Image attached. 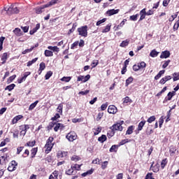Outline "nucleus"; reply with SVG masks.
Segmentation results:
<instances>
[{
  "instance_id": "423d86ee",
  "label": "nucleus",
  "mask_w": 179,
  "mask_h": 179,
  "mask_svg": "<svg viewBox=\"0 0 179 179\" xmlns=\"http://www.w3.org/2000/svg\"><path fill=\"white\" fill-rule=\"evenodd\" d=\"M110 129H113V131H122L123 130L122 126H121L120 123H115L110 127Z\"/></svg>"
},
{
  "instance_id": "864d4df0",
  "label": "nucleus",
  "mask_w": 179,
  "mask_h": 179,
  "mask_svg": "<svg viewBox=\"0 0 179 179\" xmlns=\"http://www.w3.org/2000/svg\"><path fill=\"white\" fill-rule=\"evenodd\" d=\"M59 117H61L59 113H56L55 115L53 116V117H51V120L56 121L57 120L59 119Z\"/></svg>"
},
{
  "instance_id": "4468645a",
  "label": "nucleus",
  "mask_w": 179,
  "mask_h": 179,
  "mask_svg": "<svg viewBox=\"0 0 179 179\" xmlns=\"http://www.w3.org/2000/svg\"><path fill=\"white\" fill-rule=\"evenodd\" d=\"M120 10L119 9H110V10H108L107 12H106V14L108 15V16H112V15H116L119 13Z\"/></svg>"
},
{
  "instance_id": "9b49d317",
  "label": "nucleus",
  "mask_w": 179,
  "mask_h": 179,
  "mask_svg": "<svg viewBox=\"0 0 179 179\" xmlns=\"http://www.w3.org/2000/svg\"><path fill=\"white\" fill-rule=\"evenodd\" d=\"M45 8H47V6H45V5H43L41 6L35 8L34 10L36 14H41L43 12H44V9Z\"/></svg>"
},
{
  "instance_id": "39448f33",
  "label": "nucleus",
  "mask_w": 179,
  "mask_h": 179,
  "mask_svg": "<svg viewBox=\"0 0 179 179\" xmlns=\"http://www.w3.org/2000/svg\"><path fill=\"white\" fill-rule=\"evenodd\" d=\"M17 167V162L16 161L13 160L11 161L8 165V171L10 172H13L16 171V169Z\"/></svg>"
},
{
  "instance_id": "2eb2a0df",
  "label": "nucleus",
  "mask_w": 179,
  "mask_h": 179,
  "mask_svg": "<svg viewBox=\"0 0 179 179\" xmlns=\"http://www.w3.org/2000/svg\"><path fill=\"white\" fill-rule=\"evenodd\" d=\"M67 156H68V152H66L59 151L57 154V157L58 159L65 158Z\"/></svg>"
},
{
  "instance_id": "412c9836",
  "label": "nucleus",
  "mask_w": 179,
  "mask_h": 179,
  "mask_svg": "<svg viewBox=\"0 0 179 179\" xmlns=\"http://www.w3.org/2000/svg\"><path fill=\"white\" fill-rule=\"evenodd\" d=\"M8 59V52H3V55L1 57V59L2 61L1 64H5L6 63Z\"/></svg>"
},
{
  "instance_id": "49530a36",
  "label": "nucleus",
  "mask_w": 179,
  "mask_h": 179,
  "mask_svg": "<svg viewBox=\"0 0 179 179\" xmlns=\"http://www.w3.org/2000/svg\"><path fill=\"white\" fill-rule=\"evenodd\" d=\"M173 81L176 82L179 80V73H173Z\"/></svg>"
},
{
  "instance_id": "bf43d9fd",
  "label": "nucleus",
  "mask_w": 179,
  "mask_h": 179,
  "mask_svg": "<svg viewBox=\"0 0 179 179\" xmlns=\"http://www.w3.org/2000/svg\"><path fill=\"white\" fill-rule=\"evenodd\" d=\"M141 69L139 64H134L133 66V70L136 72Z\"/></svg>"
},
{
  "instance_id": "603ef678",
  "label": "nucleus",
  "mask_w": 179,
  "mask_h": 179,
  "mask_svg": "<svg viewBox=\"0 0 179 179\" xmlns=\"http://www.w3.org/2000/svg\"><path fill=\"white\" fill-rule=\"evenodd\" d=\"M106 21V18L104 17L100 20H98L96 23V26H99L100 24H101L102 23H104Z\"/></svg>"
},
{
  "instance_id": "9d476101",
  "label": "nucleus",
  "mask_w": 179,
  "mask_h": 179,
  "mask_svg": "<svg viewBox=\"0 0 179 179\" xmlns=\"http://www.w3.org/2000/svg\"><path fill=\"white\" fill-rule=\"evenodd\" d=\"M145 123H146L145 120H141V122H140V123H138L137 130L135 131L136 135L138 134L139 131H141L143 129Z\"/></svg>"
},
{
  "instance_id": "6e6d98bb",
  "label": "nucleus",
  "mask_w": 179,
  "mask_h": 179,
  "mask_svg": "<svg viewBox=\"0 0 179 179\" xmlns=\"http://www.w3.org/2000/svg\"><path fill=\"white\" fill-rule=\"evenodd\" d=\"M117 148H118V147H117V145H113V146L110 148V149L109 151H110V152H116Z\"/></svg>"
},
{
  "instance_id": "6e6552de",
  "label": "nucleus",
  "mask_w": 179,
  "mask_h": 179,
  "mask_svg": "<svg viewBox=\"0 0 179 179\" xmlns=\"http://www.w3.org/2000/svg\"><path fill=\"white\" fill-rule=\"evenodd\" d=\"M175 95H176V91H172L169 92V94H167V96L164 98L163 101V103H166L168 102V101H171L173 96H174Z\"/></svg>"
},
{
  "instance_id": "4c0bfd02",
  "label": "nucleus",
  "mask_w": 179,
  "mask_h": 179,
  "mask_svg": "<svg viewBox=\"0 0 179 179\" xmlns=\"http://www.w3.org/2000/svg\"><path fill=\"white\" fill-rule=\"evenodd\" d=\"M132 100L129 99V96H125V98H123V103H132Z\"/></svg>"
},
{
  "instance_id": "f704fd0d",
  "label": "nucleus",
  "mask_w": 179,
  "mask_h": 179,
  "mask_svg": "<svg viewBox=\"0 0 179 179\" xmlns=\"http://www.w3.org/2000/svg\"><path fill=\"white\" fill-rule=\"evenodd\" d=\"M34 145H36V141H34L32 142L29 141L24 145L25 147H31V148H33Z\"/></svg>"
},
{
  "instance_id": "0eeeda50",
  "label": "nucleus",
  "mask_w": 179,
  "mask_h": 179,
  "mask_svg": "<svg viewBox=\"0 0 179 179\" xmlns=\"http://www.w3.org/2000/svg\"><path fill=\"white\" fill-rule=\"evenodd\" d=\"M90 79V74H87L85 76H79L77 78L78 82H83V83H86Z\"/></svg>"
},
{
  "instance_id": "72a5a7b5",
  "label": "nucleus",
  "mask_w": 179,
  "mask_h": 179,
  "mask_svg": "<svg viewBox=\"0 0 179 179\" xmlns=\"http://www.w3.org/2000/svg\"><path fill=\"white\" fill-rule=\"evenodd\" d=\"M158 54H159V52H157L155 49H153V50L150 52V56L151 57H157Z\"/></svg>"
},
{
  "instance_id": "37998d69",
  "label": "nucleus",
  "mask_w": 179,
  "mask_h": 179,
  "mask_svg": "<svg viewBox=\"0 0 179 179\" xmlns=\"http://www.w3.org/2000/svg\"><path fill=\"white\" fill-rule=\"evenodd\" d=\"M101 131V127H97L93 129L94 135L96 136Z\"/></svg>"
},
{
  "instance_id": "a19ab883",
  "label": "nucleus",
  "mask_w": 179,
  "mask_h": 179,
  "mask_svg": "<svg viewBox=\"0 0 179 179\" xmlns=\"http://www.w3.org/2000/svg\"><path fill=\"white\" fill-rule=\"evenodd\" d=\"M71 80H72V77H62V78L60 79L62 82L65 83H69Z\"/></svg>"
},
{
  "instance_id": "dca6fc26",
  "label": "nucleus",
  "mask_w": 179,
  "mask_h": 179,
  "mask_svg": "<svg viewBox=\"0 0 179 179\" xmlns=\"http://www.w3.org/2000/svg\"><path fill=\"white\" fill-rule=\"evenodd\" d=\"M140 19H139V22L142 21L143 20L145 19V16L147 15L146 13V9L145 8H143L141 11H140Z\"/></svg>"
},
{
  "instance_id": "e433bc0d",
  "label": "nucleus",
  "mask_w": 179,
  "mask_h": 179,
  "mask_svg": "<svg viewBox=\"0 0 179 179\" xmlns=\"http://www.w3.org/2000/svg\"><path fill=\"white\" fill-rule=\"evenodd\" d=\"M80 166L82 165H78V164H73L71 165V169L75 171H80Z\"/></svg>"
},
{
  "instance_id": "393cba45",
  "label": "nucleus",
  "mask_w": 179,
  "mask_h": 179,
  "mask_svg": "<svg viewBox=\"0 0 179 179\" xmlns=\"http://www.w3.org/2000/svg\"><path fill=\"white\" fill-rule=\"evenodd\" d=\"M165 73V70H161L160 71H159L158 74H157V76H155V80H159L162 75H164Z\"/></svg>"
},
{
  "instance_id": "09e8293b",
  "label": "nucleus",
  "mask_w": 179,
  "mask_h": 179,
  "mask_svg": "<svg viewBox=\"0 0 179 179\" xmlns=\"http://www.w3.org/2000/svg\"><path fill=\"white\" fill-rule=\"evenodd\" d=\"M138 17V14H136V15H132L129 17L130 20L131 21H136L137 20V17Z\"/></svg>"
},
{
  "instance_id": "13d9d810",
  "label": "nucleus",
  "mask_w": 179,
  "mask_h": 179,
  "mask_svg": "<svg viewBox=\"0 0 179 179\" xmlns=\"http://www.w3.org/2000/svg\"><path fill=\"white\" fill-rule=\"evenodd\" d=\"M103 115V112H99V113H98L96 118V121H99L102 118Z\"/></svg>"
},
{
  "instance_id": "de8ad7c7",
  "label": "nucleus",
  "mask_w": 179,
  "mask_h": 179,
  "mask_svg": "<svg viewBox=\"0 0 179 179\" xmlns=\"http://www.w3.org/2000/svg\"><path fill=\"white\" fill-rule=\"evenodd\" d=\"M52 76V71H48L45 76V80H48Z\"/></svg>"
},
{
  "instance_id": "c756f323",
  "label": "nucleus",
  "mask_w": 179,
  "mask_h": 179,
  "mask_svg": "<svg viewBox=\"0 0 179 179\" xmlns=\"http://www.w3.org/2000/svg\"><path fill=\"white\" fill-rule=\"evenodd\" d=\"M38 103V101H35V102H34L33 103H31V105L29 106V110L31 111L34 109V108H36V106H37V104Z\"/></svg>"
},
{
  "instance_id": "c9c22d12",
  "label": "nucleus",
  "mask_w": 179,
  "mask_h": 179,
  "mask_svg": "<svg viewBox=\"0 0 179 179\" xmlns=\"http://www.w3.org/2000/svg\"><path fill=\"white\" fill-rule=\"evenodd\" d=\"M34 49V46H31L30 48H27V49H25L24 50H23L22 51V55H26L27 53H29L31 51H33Z\"/></svg>"
},
{
  "instance_id": "a18cd8bd",
  "label": "nucleus",
  "mask_w": 179,
  "mask_h": 179,
  "mask_svg": "<svg viewBox=\"0 0 179 179\" xmlns=\"http://www.w3.org/2000/svg\"><path fill=\"white\" fill-rule=\"evenodd\" d=\"M107 140V138L105 135H102L101 137H99L98 138V141L99 142H101V143H103V142H105Z\"/></svg>"
},
{
  "instance_id": "6ab92c4d",
  "label": "nucleus",
  "mask_w": 179,
  "mask_h": 179,
  "mask_svg": "<svg viewBox=\"0 0 179 179\" xmlns=\"http://www.w3.org/2000/svg\"><path fill=\"white\" fill-rule=\"evenodd\" d=\"M37 152H38V148H34L31 150V159L36 157Z\"/></svg>"
},
{
  "instance_id": "473e14b6",
  "label": "nucleus",
  "mask_w": 179,
  "mask_h": 179,
  "mask_svg": "<svg viewBox=\"0 0 179 179\" xmlns=\"http://www.w3.org/2000/svg\"><path fill=\"white\" fill-rule=\"evenodd\" d=\"M150 168L155 173H157L159 171V166L158 164H156L153 166V164L151 165Z\"/></svg>"
},
{
  "instance_id": "2f4dec72",
  "label": "nucleus",
  "mask_w": 179,
  "mask_h": 179,
  "mask_svg": "<svg viewBox=\"0 0 179 179\" xmlns=\"http://www.w3.org/2000/svg\"><path fill=\"white\" fill-rule=\"evenodd\" d=\"M37 60H38V57H35V59H32V60H30L28 63H27V66H31V65L36 63Z\"/></svg>"
},
{
  "instance_id": "7ed1b4c3",
  "label": "nucleus",
  "mask_w": 179,
  "mask_h": 179,
  "mask_svg": "<svg viewBox=\"0 0 179 179\" xmlns=\"http://www.w3.org/2000/svg\"><path fill=\"white\" fill-rule=\"evenodd\" d=\"M78 34L83 37L86 38L87 36V26H82L77 29Z\"/></svg>"
},
{
  "instance_id": "5701e85b",
  "label": "nucleus",
  "mask_w": 179,
  "mask_h": 179,
  "mask_svg": "<svg viewBox=\"0 0 179 179\" xmlns=\"http://www.w3.org/2000/svg\"><path fill=\"white\" fill-rule=\"evenodd\" d=\"M48 49L53 51L54 52H57V53L59 52V48H58V46L57 45H55V46L49 45L48 47Z\"/></svg>"
},
{
  "instance_id": "7c9ffc66",
  "label": "nucleus",
  "mask_w": 179,
  "mask_h": 179,
  "mask_svg": "<svg viewBox=\"0 0 179 179\" xmlns=\"http://www.w3.org/2000/svg\"><path fill=\"white\" fill-rule=\"evenodd\" d=\"M15 87L16 85L15 84H10V85H7V87H6L5 90H8L9 92H11L15 89Z\"/></svg>"
},
{
  "instance_id": "79ce46f5",
  "label": "nucleus",
  "mask_w": 179,
  "mask_h": 179,
  "mask_svg": "<svg viewBox=\"0 0 179 179\" xmlns=\"http://www.w3.org/2000/svg\"><path fill=\"white\" fill-rule=\"evenodd\" d=\"M134 80L133 77H129V78H127V80H126V83H125V86H128Z\"/></svg>"
},
{
  "instance_id": "3c124183",
  "label": "nucleus",
  "mask_w": 179,
  "mask_h": 179,
  "mask_svg": "<svg viewBox=\"0 0 179 179\" xmlns=\"http://www.w3.org/2000/svg\"><path fill=\"white\" fill-rule=\"evenodd\" d=\"M74 171H75L71 168L70 169L66 171V174L69 176L75 175Z\"/></svg>"
},
{
  "instance_id": "774afa93",
  "label": "nucleus",
  "mask_w": 179,
  "mask_h": 179,
  "mask_svg": "<svg viewBox=\"0 0 179 179\" xmlns=\"http://www.w3.org/2000/svg\"><path fill=\"white\" fill-rule=\"evenodd\" d=\"M145 179H155V178H152V173H148L146 175Z\"/></svg>"
},
{
  "instance_id": "f3484780",
  "label": "nucleus",
  "mask_w": 179,
  "mask_h": 179,
  "mask_svg": "<svg viewBox=\"0 0 179 179\" xmlns=\"http://www.w3.org/2000/svg\"><path fill=\"white\" fill-rule=\"evenodd\" d=\"M13 33L17 36V37H20L22 36H23V32L22 31V29H20V28H15L13 30Z\"/></svg>"
},
{
  "instance_id": "58836bf2",
  "label": "nucleus",
  "mask_w": 179,
  "mask_h": 179,
  "mask_svg": "<svg viewBox=\"0 0 179 179\" xmlns=\"http://www.w3.org/2000/svg\"><path fill=\"white\" fill-rule=\"evenodd\" d=\"M15 78H16V74L11 76L9 78H8L7 83L10 84V83H13Z\"/></svg>"
},
{
  "instance_id": "680f3d73",
  "label": "nucleus",
  "mask_w": 179,
  "mask_h": 179,
  "mask_svg": "<svg viewBox=\"0 0 179 179\" xmlns=\"http://www.w3.org/2000/svg\"><path fill=\"white\" fill-rule=\"evenodd\" d=\"M115 135V131H113V129H111V131H109L107 134V136L108 138H111Z\"/></svg>"
},
{
  "instance_id": "c85d7f7f",
  "label": "nucleus",
  "mask_w": 179,
  "mask_h": 179,
  "mask_svg": "<svg viewBox=\"0 0 179 179\" xmlns=\"http://www.w3.org/2000/svg\"><path fill=\"white\" fill-rule=\"evenodd\" d=\"M111 27V23L108 24L106 27L102 30V33H108L110 31Z\"/></svg>"
},
{
  "instance_id": "8fccbe9b",
  "label": "nucleus",
  "mask_w": 179,
  "mask_h": 179,
  "mask_svg": "<svg viewBox=\"0 0 179 179\" xmlns=\"http://www.w3.org/2000/svg\"><path fill=\"white\" fill-rule=\"evenodd\" d=\"M166 164H167V159H163L161 163V168L164 169Z\"/></svg>"
},
{
  "instance_id": "a211bd4d",
  "label": "nucleus",
  "mask_w": 179,
  "mask_h": 179,
  "mask_svg": "<svg viewBox=\"0 0 179 179\" xmlns=\"http://www.w3.org/2000/svg\"><path fill=\"white\" fill-rule=\"evenodd\" d=\"M22 117H23V115H17V116H15V117H13V119L12 120V124H15L17 123V122H19V120H22Z\"/></svg>"
},
{
  "instance_id": "052dcab7",
  "label": "nucleus",
  "mask_w": 179,
  "mask_h": 179,
  "mask_svg": "<svg viewBox=\"0 0 179 179\" xmlns=\"http://www.w3.org/2000/svg\"><path fill=\"white\" fill-rule=\"evenodd\" d=\"M55 126V122H50L48 126L49 130L52 129L53 127Z\"/></svg>"
},
{
  "instance_id": "4be33fe9",
  "label": "nucleus",
  "mask_w": 179,
  "mask_h": 179,
  "mask_svg": "<svg viewBox=\"0 0 179 179\" xmlns=\"http://www.w3.org/2000/svg\"><path fill=\"white\" fill-rule=\"evenodd\" d=\"M19 127L20 131H24L25 132H27V130L30 129V126L29 124H21Z\"/></svg>"
},
{
  "instance_id": "f8f14e48",
  "label": "nucleus",
  "mask_w": 179,
  "mask_h": 179,
  "mask_svg": "<svg viewBox=\"0 0 179 179\" xmlns=\"http://www.w3.org/2000/svg\"><path fill=\"white\" fill-rule=\"evenodd\" d=\"M55 127H54V131L55 132H57L58 130H63L64 128H65V126L64 124H62V123H55Z\"/></svg>"
},
{
  "instance_id": "0e129e2a",
  "label": "nucleus",
  "mask_w": 179,
  "mask_h": 179,
  "mask_svg": "<svg viewBox=\"0 0 179 179\" xmlns=\"http://www.w3.org/2000/svg\"><path fill=\"white\" fill-rule=\"evenodd\" d=\"M108 107V102H106L105 103H103L101 106V109L102 111L105 110Z\"/></svg>"
},
{
  "instance_id": "1a4fd4ad",
  "label": "nucleus",
  "mask_w": 179,
  "mask_h": 179,
  "mask_svg": "<svg viewBox=\"0 0 179 179\" xmlns=\"http://www.w3.org/2000/svg\"><path fill=\"white\" fill-rule=\"evenodd\" d=\"M108 113L109 114H116L117 113V109L115 105H109L108 108Z\"/></svg>"
},
{
  "instance_id": "5fc2aeb1",
  "label": "nucleus",
  "mask_w": 179,
  "mask_h": 179,
  "mask_svg": "<svg viewBox=\"0 0 179 179\" xmlns=\"http://www.w3.org/2000/svg\"><path fill=\"white\" fill-rule=\"evenodd\" d=\"M30 155V151L29 150H25L24 152L22 155V157L26 158L27 157H29V155Z\"/></svg>"
},
{
  "instance_id": "69168bd1",
  "label": "nucleus",
  "mask_w": 179,
  "mask_h": 179,
  "mask_svg": "<svg viewBox=\"0 0 179 179\" xmlns=\"http://www.w3.org/2000/svg\"><path fill=\"white\" fill-rule=\"evenodd\" d=\"M129 141H131L130 140L129 141L128 139H124V140H122L120 143H119V145H123L127 143H129Z\"/></svg>"
},
{
  "instance_id": "b1692460",
  "label": "nucleus",
  "mask_w": 179,
  "mask_h": 179,
  "mask_svg": "<svg viewBox=\"0 0 179 179\" xmlns=\"http://www.w3.org/2000/svg\"><path fill=\"white\" fill-rule=\"evenodd\" d=\"M59 0H51L48 3L45 4V7L49 8L57 3H58Z\"/></svg>"
},
{
  "instance_id": "cd10ccee",
  "label": "nucleus",
  "mask_w": 179,
  "mask_h": 179,
  "mask_svg": "<svg viewBox=\"0 0 179 179\" xmlns=\"http://www.w3.org/2000/svg\"><path fill=\"white\" fill-rule=\"evenodd\" d=\"M134 126H129L127 131H126V135H131L134 131Z\"/></svg>"
},
{
  "instance_id": "c03bdc74",
  "label": "nucleus",
  "mask_w": 179,
  "mask_h": 179,
  "mask_svg": "<svg viewBox=\"0 0 179 179\" xmlns=\"http://www.w3.org/2000/svg\"><path fill=\"white\" fill-rule=\"evenodd\" d=\"M44 69H45V63H44V62H42L39 64V71H44Z\"/></svg>"
},
{
  "instance_id": "bb28decb",
  "label": "nucleus",
  "mask_w": 179,
  "mask_h": 179,
  "mask_svg": "<svg viewBox=\"0 0 179 179\" xmlns=\"http://www.w3.org/2000/svg\"><path fill=\"white\" fill-rule=\"evenodd\" d=\"M44 54L46 57L54 56V53L50 50H45Z\"/></svg>"
},
{
  "instance_id": "ddd939ff",
  "label": "nucleus",
  "mask_w": 179,
  "mask_h": 179,
  "mask_svg": "<svg viewBox=\"0 0 179 179\" xmlns=\"http://www.w3.org/2000/svg\"><path fill=\"white\" fill-rule=\"evenodd\" d=\"M170 51L169 50H164L162 51L160 55L161 59H167L170 57Z\"/></svg>"
},
{
  "instance_id": "a878e982",
  "label": "nucleus",
  "mask_w": 179,
  "mask_h": 179,
  "mask_svg": "<svg viewBox=\"0 0 179 179\" xmlns=\"http://www.w3.org/2000/svg\"><path fill=\"white\" fill-rule=\"evenodd\" d=\"M129 43V40L126 39V40L122 41V42L120 45V46L121 48H125V47L128 46Z\"/></svg>"
},
{
  "instance_id": "4d7b16f0",
  "label": "nucleus",
  "mask_w": 179,
  "mask_h": 179,
  "mask_svg": "<svg viewBox=\"0 0 179 179\" xmlns=\"http://www.w3.org/2000/svg\"><path fill=\"white\" fill-rule=\"evenodd\" d=\"M155 120H156L155 116H150V117H148L147 122L150 124L152 122L155 121Z\"/></svg>"
},
{
  "instance_id": "338daca9",
  "label": "nucleus",
  "mask_w": 179,
  "mask_h": 179,
  "mask_svg": "<svg viewBox=\"0 0 179 179\" xmlns=\"http://www.w3.org/2000/svg\"><path fill=\"white\" fill-rule=\"evenodd\" d=\"M108 162H103L102 164H101V169H102L103 170L106 169V167H107V166H108Z\"/></svg>"
},
{
  "instance_id": "aec40b11",
  "label": "nucleus",
  "mask_w": 179,
  "mask_h": 179,
  "mask_svg": "<svg viewBox=\"0 0 179 179\" xmlns=\"http://www.w3.org/2000/svg\"><path fill=\"white\" fill-rule=\"evenodd\" d=\"M38 29H40V23L36 24V27H34V28L32 29V30H30L29 34H30V35L34 34L36 32H37V31H38Z\"/></svg>"
},
{
  "instance_id": "ea45409f",
  "label": "nucleus",
  "mask_w": 179,
  "mask_h": 179,
  "mask_svg": "<svg viewBox=\"0 0 179 179\" xmlns=\"http://www.w3.org/2000/svg\"><path fill=\"white\" fill-rule=\"evenodd\" d=\"M64 108V105L62 103H59L57 108V111L60 114L62 115V109Z\"/></svg>"
},
{
  "instance_id": "f257e3e1",
  "label": "nucleus",
  "mask_w": 179,
  "mask_h": 179,
  "mask_svg": "<svg viewBox=\"0 0 179 179\" xmlns=\"http://www.w3.org/2000/svg\"><path fill=\"white\" fill-rule=\"evenodd\" d=\"M54 142V137H49V138L46 141V144L45 145V153L48 154L50 152V151L52 150V148H54V145H55V143Z\"/></svg>"
},
{
  "instance_id": "20e7f679",
  "label": "nucleus",
  "mask_w": 179,
  "mask_h": 179,
  "mask_svg": "<svg viewBox=\"0 0 179 179\" xmlns=\"http://www.w3.org/2000/svg\"><path fill=\"white\" fill-rule=\"evenodd\" d=\"M66 138L69 141L73 142V141L78 138V135H76V133L71 131L66 135Z\"/></svg>"
},
{
  "instance_id": "e2e57ef3",
  "label": "nucleus",
  "mask_w": 179,
  "mask_h": 179,
  "mask_svg": "<svg viewBox=\"0 0 179 179\" xmlns=\"http://www.w3.org/2000/svg\"><path fill=\"white\" fill-rule=\"evenodd\" d=\"M170 62H171V60H166V61H165L164 63V64H162V68H163L164 69H165L169 66V64H170Z\"/></svg>"
},
{
  "instance_id": "f03ea898",
  "label": "nucleus",
  "mask_w": 179,
  "mask_h": 179,
  "mask_svg": "<svg viewBox=\"0 0 179 179\" xmlns=\"http://www.w3.org/2000/svg\"><path fill=\"white\" fill-rule=\"evenodd\" d=\"M4 10L7 12L8 14H18L19 13V8L14 5H11L9 8H4Z\"/></svg>"
}]
</instances>
